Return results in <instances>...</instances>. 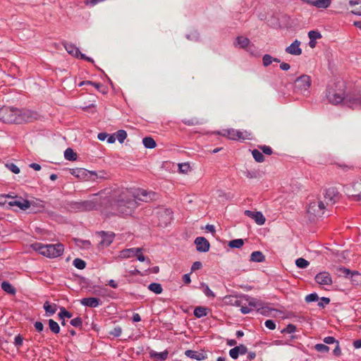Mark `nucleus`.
Wrapping results in <instances>:
<instances>
[{"label":"nucleus","instance_id":"f257e3e1","mask_svg":"<svg viewBox=\"0 0 361 361\" xmlns=\"http://www.w3.org/2000/svg\"><path fill=\"white\" fill-rule=\"evenodd\" d=\"M154 195L144 190H137L135 192L122 190L111 207L119 215L130 216L137 207V201L148 202L152 199Z\"/></svg>","mask_w":361,"mask_h":361},{"label":"nucleus","instance_id":"f03ea898","mask_svg":"<svg viewBox=\"0 0 361 361\" xmlns=\"http://www.w3.org/2000/svg\"><path fill=\"white\" fill-rule=\"evenodd\" d=\"M36 114L30 110L3 106L0 109V121L7 123H22L36 119Z\"/></svg>","mask_w":361,"mask_h":361},{"label":"nucleus","instance_id":"7ed1b4c3","mask_svg":"<svg viewBox=\"0 0 361 361\" xmlns=\"http://www.w3.org/2000/svg\"><path fill=\"white\" fill-rule=\"evenodd\" d=\"M345 86L343 82L338 81L334 83L332 85H329L326 90V97L328 102L334 105H337L343 102L345 104V100L347 94H345Z\"/></svg>","mask_w":361,"mask_h":361},{"label":"nucleus","instance_id":"20e7f679","mask_svg":"<svg viewBox=\"0 0 361 361\" xmlns=\"http://www.w3.org/2000/svg\"><path fill=\"white\" fill-rule=\"evenodd\" d=\"M31 247L39 254L49 258L58 257L61 256L64 251L63 245L61 243L43 245L39 243H36L32 244Z\"/></svg>","mask_w":361,"mask_h":361},{"label":"nucleus","instance_id":"39448f33","mask_svg":"<svg viewBox=\"0 0 361 361\" xmlns=\"http://www.w3.org/2000/svg\"><path fill=\"white\" fill-rule=\"evenodd\" d=\"M326 209V206L321 197L310 200L307 213L313 217H321L322 216Z\"/></svg>","mask_w":361,"mask_h":361},{"label":"nucleus","instance_id":"423d86ee","mask_svg":"<svg viewBox=\"0 0 361 361\" xmlns=\"http://www.w3.org/2000/svg\"><path fill=\"white\" fill-rule=\"evenodd\" d=\"M312 84V80L310 76L307 75H302L298 77L294 84V90L295 92L307 94L309 93V89Z\"/></svg>","mask_w":361,"mask_h":361},{"label":"nucleus","instance_id":"0eeeda50","mask_svg":"<svg viewBox=\"0 0 361 361\" xmlns=\"http://www.w3.org/2000/svg\"><path fill=\"white\" fill-rule=\"evenodd\" d=\"M217 134L233 140H245L250 139V133L246 130H238L234 128H228L218 132Z\"/></svg>","mask_w":361,"mask_h":361},{"label":"nucleus","instance_id":"6e6552de","mask_svg":"<svg viewBox=\"0 0 361 361\" xmlns=\"http://www.w3.org/2000/svg\"><path fill=\"white\" fill-rule=\"evenodd\" d=\"M321 197L327 207L338 202L341 197V195L336 188L331 187L324 190Z\"/></svg>","mask_w":361,"mask_h":361},{"label":"nucleus","instance_id":"1a4fd4ad","mask_svg":"<svg viewBox=\"0 0 361 361\" xmlns=\"http://www.w3.org/2000/svg\"><path fill=\"white\" fill-rule=\"evenodd\" d=\"M345 105L352 109L361 107V91H355L347 94Z\"/></svg>","mask_w":361,"mask_h":361},{"label":"nucleus","instance_id":"9d476101","mask_svg":"<svg viewBox=\"0 0 361 361\" xmlns=\"http://www.w3.org/2000/svg\"><path fill=\"white\" fill-rule=\"evenodd\" d=\"M245 300L246 303L249 305L250 308L257 310V312L261 314H266L267 312L268 307H264L263 303L259 300H257L254 298L245 297Z\"/></svg>","mask_w":361,"mask_h":361},{"label":"nucleus","instance_id":"9b49d317","mask_svg":"<svg viewBox=\"0 0 361 361\" xmlns=\"http://www.w3.org/2000/svg\"><path fill=\"white\" fill-rule=\"evenodd\" d=\"M338 271L340 275H343L347 278L352 279L353 281H356L357 284L361 282V274L357 271L351 272V271L345 267H338Z\"/></svg>","mask_w":361,"mask_h":361},{"label":"nucleus","instance_id":"f8f14e48","mask_svg":"<svg viewBox=\"0 0 361 361\" xmlns=\"http://www.w3.org/2000/svg\"><path fill=\"white\" fill-rule=\"evenodd\" d=\"M316 282L319 285L329 286L332 284V279L327 271H322L317 274L314 278Z\"/></svg>","mask_w":361,"mask_h":361},{"label":"nucleus","instance_id":"ddd939ff","mask_svg":"<svg viewBox=\"0 0 361 361\" xmlns=\"http://www.w3.org/2000/svg\"><path fill=\"white\" fill-rule=\"evenodd\" d=\"M195 244L198 252H206L209 250V243L204 237H197L195 240Z\"/></svg>","mask_w":361,"mask_h":361},{"label":"nucleus","instance_id":"4468645a","mask_svg":"<svg viewBox=\"0 0 361 361\" xmlns=\"http://www.w3.org/2000/svg\"><path fill=\"white\" fill-rule=\"evenodd\" d=\"M244 213L247 216L254 219L258 225H263L265 223V218L260 212L245 210Z\"/></svg>","mask_w":361,"mask_h":361},{"label":"nucleus","instance_id":"2eb2a0df","mask_svg":"<svg viewBox=\"0 0 361 361\" xmlns=\"http://www.w3.org/2000/svg\"><path fill=\"white\" fill-rule=\"evenodd\" d=\"M99 234L102 238L99 244L102 247H108L113 242L115 236L114 233L111 232L101 231Z\"/></svg>","mask_w":361,"mask_h":361},{"label":"nucleus","instance_id":"dca6fc26","mask_svg":"<svg viewBox=\"0 0 361 361\" xmlns=\"http://www.w3.org/2000/svg\"><path fill=\"white\" fill-rule=\"evenodd\" d=\"M301 42L295 39L290 46L287 47L286 48V52L294 55V56H299L302 54V49L300 47Z\"/></svg>","mask_w":361,"mask_h":361},{"label":"nucleus","instance_id":"f3484780","mask_svg":"<svg viewBox=\"0 0 361 361\" xmlns=\"http://www.w3.org/2000/svg\"><path fill=\"white\" fill-rule=\"evenodd\" d=\"M247 352V347L243 344H240L231 349L229 350V355L233 359L235 360L238 357L239 355H245Z\"/></svg>","mask_w":361,"mask_h":361},{"label":"nucleus","instance_id":"a211bd4d","mask_svg":"<svg viewBox=\"0 0 361 361\" xmlns=\"http://www.w3.org/2000/svg\"><path fill=\"white\" fill-rule=\"evenodd\" d=\"M92 196L94 197L92 200L82 201L85 211H91L96 209L97 206L99 203V200L97 197V195L94 194Z\"/></svg>","mask_w":361,"mask_h":361},{"label":"nucleus","instance_id":"6ab92c4d","mask_svg":"<svg viewBox=\"0 0 361 361\" xmlns=\"http://www.w3.org/2000/svg\"><path fill=\"white\" fill-rule=\"evenodd\" d=\"M150 358L154 360L155 361H164L168 358L169 351L167 350L157 353L153 350H149V352Z\"/></svg>","mask_w":361,"mask_h":361},{"label":"nucleus","instance_id":"aec40b11","mask_svg":"<svg viewBox=\"0 0 361 361\" xmlns=\"http://www.w3.org/2000/svg\"><path fill=\"white\" fill-rule=\"evenodd\" d=\"M80 303L86 307H97L102 303V302L97 298H85L80 300Z\"/></svg>","mask_w":361,"mask_h":361},{"label":"nucleus","instance_id":"412c9836","mask_svg":"<svg viewBox=\"0 0 361 361\" xmlns=\"http://www.w3.org/2000/svg\"><path fill=\"white\" fill-rule=\"evenodd\" d=\"M63 45L69 54L76 58H79L80 55L81 54V52L77 47H75L73 44L68 42H63Z\"/></svg>","mask_w":361,"mask_h":361},{"label":"nucleus","instance_id":"4be33fe9","mask_svg":"<svg viewBox=\"0 0 361 361\" xmlns=\"http://www.w3.org/2000/svg\"><path fill=\"white\" fill-rule=\"evenodd\" d=\"M237 44L240 46V47L246 49L247 51H251L252 48L254 47L253 45H250V39L245 37H238L236 39Z\"/></svg>","mask_w":361,"mask_h":361},{"label":"nucleus","instance_id":"5701e85b","mask_svg":"<svg viewBox=\"0 0 361 361\" xmlns=\"http://www.w3.org/2000/svg\"><path fill=\"white\" fill-rule=\"evenodd\" d=\"M349 5L352 7L351 13L361 16V0H350Z\"/></svg>","mask_w":361,"mask_h":361},{"label":"nucleus","instance_id":"b1692460","mask_svg":"<svg viewBox=\"0 0 361 361\" xmlns=\"http://www.w3.org/2000/svg\"><path fill=\"white\" fill-rule=\"evenodd\" d=\"M142 250L141 248H130L126 249L121 252V256L123 258H129L135 257L137 253H140Z\"/></svg>","mask_w":361,"mask_h":361},{"label":"nucleus","instance_id":"393cba45","mask_svg":"<svg viewBox=\"0 0 361 361\" xmlns=\"http://www.w3.org/2000/svg\"><path fill=\"white\" fill-rule=\"evenodd\" d=\"M10 206H17L22 210H26L30 207V202L27 200H15L9 202Z\"/></svg>","mask_w":361,"mask_h":361},{"label":"nucleus","instance_id":"a878e982","mask_svg":"<svg viewBox=\"0 0 361 361\" xmlns=\"http://www.w3.org/2000/svg\"><path fill=\"white\" fill-rule=\"evenodd\" d=\"M185 355L190 358L195 359L197 360H203L206 358L204 354L192 350H187L185 352Z\"/></svg>","mask_w":361,"mask_h":361},{"label":"nucleus","instance_id":"bb28decb","mask_svg":"<svg viewBox=\"0 0 361 361\" xmlns=\"http://www.w3.org/2000/svg\"><path fill=\"white\" fill-rule=\"evenodd\" d=\"M311 6L319 8H326L330 6L331 0H314V2H310Z\"/></svg>","mask_w":361,"mask_h":361},{"label":"nucleus","instance_id":"cd10ccee","mask_svg":"<svg viewBox=\"0 0 361 361\" xmlns=\"http://www.w3.org/2000/svg\"><path fill=\"white\" fill-rule=\"evenodd\" d=\"M83 85H90L94 86L98 91L102 92L103 94H105L106 92V87L101 83L94 82L90 80L87 81H82L80 83V86H82Z\"/></svg>","mask_w":361,"mask_h":361},{"label":"nucleus","instance_id":"c85d7f7f","mask_svg":"<svg viewBox=\"0 0 361 361\" xmlns=\"http://www.w3.org/2000/svg\"><path fill=\"white\" fill-rule=\"evenodd\" d=\"M183 123L188 126L201 125L204 123V120L202 118H184Z\"/></svg>","mask_w":361,"mask_h":361},{"label":"nucleus","instance_id":"c756f323","mask_svg":"<svg viewBox=\"0 0 361 361\" xmlns=\"http://www.w3.org/2000/svg\"><path fill=\"white\" fill-rule=\"evenodd\" d=\"M250 261L255 262H263L265 261V256L260 251L252 252L250 255Z\"/></svg>","mask_w":361,"mask_h":361},{"label":"nucleus","instance_id":"7c9ffc66","mask_svg":"<svg viewBox=\"0 0 361 361\" xmlns=\"http://www.w3.org/2000/svg\"><path fill=\"white\" fill-rule=\"evenodd\" d=\"M70 173L75 177L80 179L85 178L87 176V171L84 169H71Z\"/></svg>","mask_w":361,"mask_h":361},{"label":"nucleus","instance_id":"2f4dec72","mask_svg":"<svg viewBox=\"0 0 361 361\" xmlns=\"http://www.w3.org/2000/svg\"><path fill=\"white\" fill-rule=\"evenodd\" d=\"M44 309L46 312V314L48 316H51L56 313V304H50L49 302H45L44 304Z\"/></svg>","mask_w":361,"mask_h":361},{"label":"nucleus","instance_id":"473e14b6","mask_svg":"<svg viewBox=\"0 0 361 361\" xmlns=\"http://www.w3.org/2000/svg\"><path fill=\"white\" fill-rule=\"evenodd\" d=\"M1 288L6 292L7 293L15 295L16 294V288L8 281H3L1 283Z\"/></svg>","mask_w":361,"mask_h":361},{"label":"nucleus","instance_id":"72a5a7b5","mask_svg":"<svg viewBox=\"0 0 361 361\" xmlns=\"http://www.w3.org/2000/svg\"><path fill=\"white\" fill-rule=\"evenodd\" d=\"M353 187L354 191L355 192V194L353 195L355 199L357 201H361V180L355 182Z\"/></svg>","mask_w":361,"mask_h":361},{"label":"nucleus","instance_id":"f704fd0d","mask_svg":"<svg viewBox=\"0 0 361 361\" xmlns=\"http://www.w3.org/2000/svg\"><path fill=\"white\" fill-rule=\"evenodd\" d=\"M142 143L144 146L148 149H154L157 146L155 140L151 137H144Z\"/></svg>","mask_w":361,"mask_h":361},{"label":"nucleus","instance_id":"c9c22d12","mask_svg":"<svg viewBox=\"0 0 361 361\" xmlns=\"http://www.w3.org/2000/svg\"><path fill=\"white\" fill-rule=\"evenodd\" d=\"M64 157L68 161H75L77 159V154L71 148H67L64 152Z\"/></svg>","mask_w":361,"mask_h":361},{"label":"nucleus","instance_id":"e433bc0d","mask_svg":"<svg viewBox=\"0 0 361 361\" xmlns=\"http://www.w3.org/2000/svg\"><path fill=\"white\" fill-rule=\"evenodd\" d=\"M48 322L49 329L52 333L57 334L60 332V326L56 322L50 319H49Z\"/></svg>","mask_w":361,"mask_h":361},{"label":"nucleus","instance_id":"4c0bfd02","mask_svg":"<svg viewBox=\"0 0 361 361\" xmlns=\"http://www.w3.org/2000/svg\"><path fill=\"white\" fill-rule=\"evenodd\" d=\"M207 314V308L204 307H197L194 310V315L197 318H201Z\"/></svg>","mask_w":361,"mask_h":361},{"label":"nucleus","instance_id":"58836bf2","mask_svg":"<svg viewBox=\"0 0 361 361\" xmlns=\"http://www.w3.org/2000/svg\"><path fill=\"white\" fill-rule=\"evenodd\" d=\"M149 290L152 291L153 293L156 294H160L162 293V287L160 283H152L148 286Z\"/></svg>","mask_w":361,"mask_h":361},{"label":"nucleus","instance_id":"ea45409f","mask_svg":"<svg viewBox=\"0 0 361 361\" xmlns=\"http://www.w3.org/2000/svg\"><path fill=\"white\" fill-rule=\"evenodd\" d=\"M243 244L244 240L241 238H238L229 241L228 246L231 248H240Z\"/></svg>","mask_w":361,"mask_h":361},{"label":"nucleus","instance_id":"a19ab883","mask_svg":"<svg viewBox=\"0 0 361 361\" xmlns=\"http://www.w3.org/2000/svg\"><path fill=\"white\" fill-rule=\"evenodd\" d=\"M252 154L257 162L262 163L264 161V155L258 149H253L252 151Z\"/></svg>","mask_w":361,"mask_h":361},{"label":"nucleus","instance_id":"79ce46f5","mask_svg":"<svg viewBox=\"0 0 361 361\" xmlns=\"http://www.w3.org/2000/svg\"><path fill=\"white\" fill-rule=\"evenodd\" d=\"M116 139L120 143H123L127 137V133L124 130H119L115 133Z\"/></svg>","mask_w":361,"mask_h":361},{"label":"nucleus","instance_id":"37998d69","mask_svg":"<svg viewBox=\"0 0 361 361\" xmlns=\"http://www.w3.org/2000/svg\"><path fill=\"white\" fill-rule=\"evenodd\" d=\"M295 264L298 268L305 269L310 264L309 262L304 258L300 257L296 259Z\"/></svg>","mask_w":361,"mask_h":361},{"label":"nucleus","instance_id":"c03bdc74","mask_svg":"<svg viewBox=\"0 0 361 361\" xmlns=\"http://www.w3.org/2000/svg\"><path fill=\"white\" fill-rule=\"evenodd\" d=\"M73 264L75 266V267H76L78 269H83L85 268L86 266L85 262L80 258H75L73 260Z\"/></svg>","mask_w":361,"mask_h":361},{"label":"nucleus","instance_id":"a18cd8bd","mask_svg":"<svg viewBox=\"0 0 361 361\" xmlns=\"http://www.w3.org/2000/svg\"><path fill=\"white\" fill-rule=\"evenodd\" d=\"M314 349L319 352V353H326L329 351V347L327 346L325 344H322V343H317L314 345Z\"/></svg>","mask_w":361,"mask_h":361},{"label":"nucleus","instance_id":"49530a36","mask_svg":"<svg viewBox=\"0 0 361 361\" xmlns=\"http://www.w3.org/2000/svg\"><path fill=\"white\" fill-rule=\"evenodd\" d=\"M72 316V313L67 311L64 307H61V311L59 313V317L61 319H63L65 317L71 318Z\"/></svg>","mask_w":361,"mask_h":361},{"label":"nucleus","instance_id":"de8ad7c7","mask_svg":"<svg viewBox=\"0 0 361 361\" xmlns=\"http://www.w3.org/2000/svg\"><path fill=\"white\" fill-rule=\"evenodd\" d=\"M272 56L269 54H264L262 57V63L264 67H267L272 63Z\"/></svg>","mask_w":361,"mask_h":361},{"label":"nucleus","instance_id":"09e8293b","mask_svg":"<svg viewBox=\"0 0 361 361\" xmlns=\"http://www.w3.org/2000/svg\"><path fill=\"white\" fill-rule=\"evenodd\" d=\"M6 167L12 171L13 173L18 174L20 173V169L13 163H8L6 164Z\"/></svg>","mask_w":361,"mask_h":361},{"label":"nucleus","instance_id":"8fccbe9b","mask_svg":"<svg viewBox=\"0 0 361 361\" xmlns=\"http://www.w3.org/2000/svg\"><path fill=\"white\" fill-rule=\"evenodd\" d=\"M308 37L310 39L316 40L317 39H320L322 37V35L320 32L315 31V30H311L308 32Z\"/></svg>","mask_w":361,"mask_h":361},{"label":"nucleus","instance_id":"3c124183","mask_svg":"<svg viewBox=\"0 0 361 361\" xmlns=\"http://www.w3.org/2000/svg\"><path fill=\"white\" fill-rule=\"evenodd\" d=\"M202 286L204 288V293L207 297H211V298L215 297V294L213 293L212 290H210V288H209V286L207 284L202 283Z\"/></svg>","mask_w":361,"mask_h":361},{"label":"nucleus","instance_id":"603ef678","mask_svg":"<svg viewBox=\"0 0 361 361\" xmlns=\"http://www.w3.org/2000/svg\"><path fill=\"white\" fill-rule=\"evenodd\" d=\"M318 299H319V296L315 293L309 294V295H306V297H305V301L307 302L317 301Z\"/></svg>","mask_w":361,"mask_h":361},{"label":"nucleus","instance_id":"864d4df0","mask_svg":"<svg viewBox=\"0 0 361 361\" xmlns=\"http://www.w3.org/2000/svg\"><path fill=\"white\" fill-rule=\"evenodd\" d=\"M122 329L120 326H116L112 331L109 332V334L114 336L118 337L121 335Z\"/></svg>","mask_w":361,"mask_h":361},{"label":"nucleus","instance_id":"5fc2aeb1","mask_svg":"<svg viewBox=\"0 0 361 361\" xmlns=\"http://www.w3.org/2000/svg\"><path fill=\"white\" fill-rule=\"evenodd\" d=\"M70 323L72 326H73L75 327H81L82 325V319L80 317H76V318L71 319Z\"/></svg>","mask_w":361,"mask_h":361},{"label":"nucleus","instance_id":"6e6d98bb","mask_svg":"<svg viewBox=\"0 0 361 361\" xmlns=\"http://www.w3.org/2000/svg\"><path fill=\"white\" fill-rule=\"evenodd\" d=\"M259 149L267 155H271L273 153L272 149L267 145L259 146Z\"/></svg>","mask_w":361,"mask_h":361},{"label":"nucleus","instance_id":"4d7b16f0","mask_svg":"<svg viewBox=\"0 0 361 361\" xmlns=\"http://www.w3.org/2000/svg\"><path fill=\"white\" fill-rule=\"evenodd\" d=\"M23 337L20 334H18L15 337L14 344L17 348H20L23 345Z\"/></svg>","mask_w":361,"mask_h":361},{"label":"nucleus","instance_id":"13d9d810","mask_svg":"<svg viewBox=\"0 0 361 361\" xmlns=\"http://www.w3.org/2000/svg\"><path fill=\"white\" fill-rule=\"evenodd\" d=\"M324 343H326V344H334V343H336L337 342H338L337 340H336V338L333 336H327V337H325L323 340Z\"/></svg>","mask_w":361,"mask_h":361},{"label":"nucleus","instance_id":"bf43d9fd","mask_svg":"<svg viewBox=\"0 0 361 361\" xmlns=\"http://www.w3.org/2000/svg\"><path fill=\"white\" fill-rule=\"evenodd\" d=\"M296 330V327L293 324H288L286 329H284L282 332H285L287 334H291L295 332Z\"/></svg>","mask_w":361,"mask_h":361},{"label":"nucleus","instance_id":"052dcab7","mask_svg":"<svg viewBox=\"0 0 361 361\" xmlns=\"http://www.w3.org/2000/svg\"><path fill=\"white\" fill-rule=\"evenodd\" d=\"M73 208L80 212H85L82 202H78L73 204Z\"/></svg>","mask_w":361,"mask_h":361},{"label":"nucleus","instance_id":"680f3d73","mask_svg":"<svg viewBox=\"0 0 361 361\" xmlns=\"http://www.w3.org/2000/svg\"><path fill=\"white\" fill-rule=\"evenodd\" d=\"M265 326L270 330H274L276 328V324L273 320L268 319L264 323Z\"/></svg>","mask_w":361,"mask_h":361},{"label":"nucleus","instance_id":"e2e57ef3","mask_svg":"<svg viewBox=\"0 0 361 361\" xmlns=\"http://www.w3.org/2000/svg\"><path fill=\"white\" fill-rule=\"evenodd\" d=\"M179 171L182 173H187L190 169L188 164H180L178 165Z\"/></svg>","mask_w":361,"mask_h":361},{"label":"nucleus","instance_id":"0e129e2a","mask_svg":"<svg viewBox=\"0 0 361 361\" xmlns=\"http://www.w3.org/2000/svg\"><path fill=\"white\" fill-rule=\"evenodd\" d=\"M330 299L329 298L322 297L321 301L318 303V306L324 307V305L329 304Z\"/></svg>","mask_w":361,"mask_h":361},{"label":"nucleus","instance_id":"69168bd1","mask_svg":"<svg viewBox=\"0 0 361 361\" xmlns=\"http://www.w3.org/2000/svg\"><path fill=\"white\" fill-rule=\"evenodd\" d=\"M34 326L35 328V329L38 331V332H42L44 331V325L41 322H36L35 324H34Z\"/></svg>","mask_w":361,"mask_h":361},{"label":"nucleus","instance_id":"338daca9","mask_svg":"<svg viewBox=\"0 0 361 361\" xmlns=\"http://www.w3.org/2000/svg\"><path fill=\"white\" fill-rule=\"evenodd\" d=\"M246 302L244 303V305H243L240 307V312L243 313V314H247L249 312H250L252 309L249 307H247L246 306Z\"/></svg>","mask_w":361,"mask_h":361},{"label":"nucleus","instance_id":"774afa93","mask_svg":"<svg viewBox=\"0 0 361 361\" xmlns=\"http://www.w3.org/2000/svg\"><path fill=\"white\" fill-rule=\"evenodd\" d=\"M202 265L200 262H195L192 265L191 271H192L200 269L202 268Z\"/></svg>","mask_w":361,"mask_h":361}]
</instances>
